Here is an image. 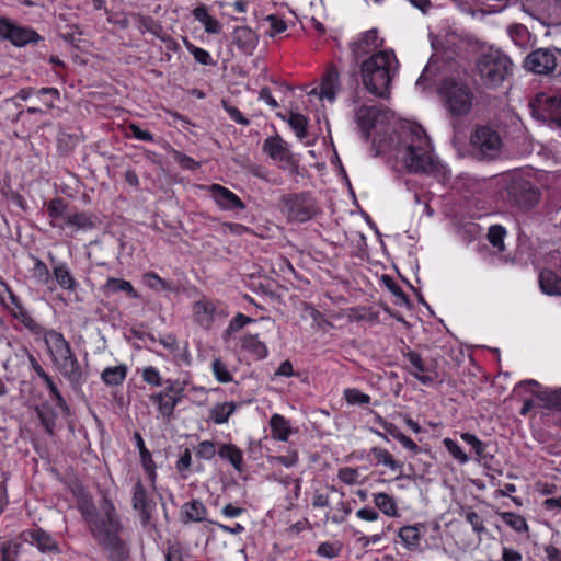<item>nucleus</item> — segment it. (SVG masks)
Here are the masks:
<instances>
[{
    "mask_svg": "<svg viewBox=\"0 0 561 561\" xmlns=\"http://www.w3.org/2000/svg\"><path fill=\"white\" fill-rule=\"evenodd\" d=\"M193 312L196 321L205 328H208L213 321L216 312L214 302L205 297L194 304Z\"/></svg>",
    "mask_w": 561,
    "mask_h": 561,
    "instance_id": "nucleus-23",
    "label": "nucleus"
},
{
    "mask_svg": "<svg viewBox=\"0 0 561 561\" xmlns=\"http://www.w3.org/2000/svg\"><path fill=\"white\" fill-rule=\"evenodd\" d=\"M66 224L78 229H91L94 227L92 216L85 213H73L66 216Z\"/></svg>",
    "mask_w": 561,
    "mask_h": 561,
    "instance_id": "nucleus-38",
    "label": "nucleus"
},
{
    "mask_svg": "<svg viewBox=\"0 0 561 561\" xmlns=\"http://www.w3.org/2000/svg\"><path fill=\"white\" fill-rule=\"evenodd\" d=\"M222 106L233 121L244 126L249 125L250 122L237 107L229 105L226 101H222Z\"/></svg>",
    "mask_w": 561,
    "mask_h": 561,
    "instance_id": "nucleus-61",
    "label": "nucleus"
},
{
    "mask_svg": "<svg viewBox=\"0 0 561 561\" xmlns=\"http://www.w3.org/2000/svg\"><path fill=\"white\" fill-rule=\"evenodd\" d=\"M465 518L466 520L471 525L472 527V530L476 533V534H482L484 533L486 529L483 525V520L482 518L479 516L478 513L473 512V511H468L466 512L465 514Z\"/></svg>",
    "mask_w": 561,
    "mask_h": 561,
    "instance_id": "nucleus-55",
    "label": "nucleus"
},
{
    "mask_svg": "<svg viewBox=\"0 0 561 561\" xmlns=\"http://www.w3.org/2000/svg\"><path fill=\"white\" fill-rule=\"evenodd\" d=\"M497 514L500 515L502 520L507 526H510L511 528H513L517 533H527L528 531L527 522H526V519L523 516H520L518 514H515V513H512V512H501V513H497Z\"/></svg>",
    "mask_w": 561,
    "mask_h": 561,
    "instance_id": "nucleus-36",
    "label": "nucleus"
},
{
    "mask_svg": "<svg viewBox=\"0 0 561 561\" xmlns=\"http://www.w3.org/2000/svg\"><path fill=\"white\" fill-rule=\"evenodd\" d=\"M150 400L158 405L159 412L170 419L173 415L174 408L181 401L178 394L159 392L150 396Z\"/></svg>",
    "mask_w": 561,
    "mask_h": 561,
    "instance_id": "nucleus-25",
    "label": "nucleus"
},
{
    "mask_svg": "<svg viewBox=\"0 0 561 561\" xmlns=\"http://www.w3.org/2000/svg\"><path fill=\"white\" fill-rule=\"evenodd\" d=\"M470 140L473 154L479 160H495L502 153V137L490 126L477 127Z\"/></svg>",
    "mask_w": 561,
    "mask_h": 561,
    "instance_id": "nucleus-7",
    "label": "nucleus"
},
{
    "mask_svg": "<svg viewBox=\"0 0 561 561\" xmlns=\"http://www.w3.org/2000/svg\"><path fill=\"white\" fill-rule=\"evenodd\" d=\"M55 364L58 366L62 376L68 379L72 389L76 392H80L85 377L73 352Z\"/></svg>",
    "mask_w": 561,
    "mask_h": 561,
    "instance_id": "nucleus-15",
    "label": "nucleus"
},
{
    "mask_svg": "<svg viewBox=\"0 0 561 561\" xmlns=\"http://www.w3.org/2000/svg\"><path fill=\"white\" fill-rule=\"evenodd\" d=\"M392 113L378 106L362 105L355 112V122L362 131L365 140H369L370 131L375 130L377 135L387 134L388 125L392 118Z\"/></svg>",
    "mask_w": 561,
    "mask_h": 561,
    "instance_id": "nucleus-6",
    "label": "nucleus"
},
{
    "mask_svg": "<svg viewBox=\"0 0 561 561\" xmlns=\"http://www.w3.org/2000/svg\"><path fill=\"white\" fill-rule=\"evenodd\" d=\"M263 150L273 160L285 161L287 163L291 161V154L287 144L278 136L266 138L263 144Z\"/></svg>",
    "mask_w": 561,
    "mask_h": 561,
    "instance_id": "nucleus-22",
    "label": "nucleus"
},
{
    "mask_svg": "<svg viewBox=\"0 0 561 561\" xmlns=\"http://www.w3.org/2000/svg\"><path fill=\"white\" fill-rule=\"evenodd\" d=\"M145 282L148 287L156 290H168L171 286L156 273L145 274Z\"/></svg>",
    "mask_w": 561,
    "mask_h": 561,
    "instance_id": "nucleus-51",
    "label": "nucleus"
},
{
    "mask_svg": "<svg viewBox=\"0 0 561 561\" xmlns=\"http://www.w3.org/2000/svg\"><path fill=\"white\" fill-rule=\"evenodd\" d=\"M505 191L508 203L523 209L534 207L540 199V191L520 176H511Z\"/></svg>",
    "mask_w": 561,
    "mask_h": 561,
    "instance_id": "nucleus-8",
    "label": "nucleus"
},
{
    "mask_svg": "<svg viewBox=\"0 0 561 561\" xmlns=\"http://www.w3.org/2000/svg\"><path fill=\"white\" fill-rule=\"evenodd\" d=\"M535 396L545 402L546 408L561 411V389L538 391Z\"/></svg>",
    "mask_w": 561,
    "mask_h": 561,
    "instance_id": "nucleus-39",
    "label": "nucleus"
},
{
    "mask_svg": "<svg viewBox=\"0 0 561 561\" xmlns=\"http://www.w3.org/2000/svg\"><path fill=\"white\" fill-rule=\"evenodd\" d=\"M184 512L192 522L206 519V507L199 500H193L184 505Z\"/></svg>",
    "mask_w": 561,
    "mask_h": 561,
    "instance_id": "nucleus-37",
    "label": "nucleus"
},
{
    "mask_svg": "<svg viewBox=\"0 0 561 561\" xmlns=\"http://www.w3.org/2000/svg\"><path fill=\"white\" fill-rule=\"evenodd\" d=\"M507 33L512 41L518 46H525L530 37L526 26L523 24H512L507 28Z\"/></svg>",
    "mask_w": 561,
    "mask_h": 561,
    "instance_id": "nucleus-40",
    "label": "nucleus"
},
{
    "mask_svg": "<svg viewBox=\"0 0 561 561\" xmlns=\"http://www.w3.org/2000/svg\"><path fill=\"white\" fill-rule=\"evenodd\" d=\"M54 276L59 286L64 289L73 290L76 288V280L65 264H59L54 267Z\"/></svg>",
    "mask_w": 561,
    "mask_h": 561,
    "instance_id": "nucleus-35",
    "label": "nucleus"
},
{
    "mask_svg": "<svg viewBox=\"0 0 561 561\" xmlns=\"http://www.w3.org/2000/svg\"><path fill=\"white\" fill-rule=\"evenodd\" d=\"M0 39H8L14 46H25L31 43H37L41 36L31 27L21 26L10 19L0 18Z\"/></svg>",
    "mask_w": 561,
    "mask_h": 561,
    "instance_id": "nucleus-12",
    "label": "nucleus"
},
{
    "mask_svg": "<svg viewBox=\"0 0 561 561\" xmlns=\"http://www.w3.org/2000/svg\"><path fill=\"white\" fill-rule=\"evenodd\" d=\"M47 388L49 389L50 394L54 397L57 407H59L62 411L68 412L69 408L64 399V397L60 394L59 390L57 389L55 382L50 377H48L46 380H44Z\"/></svg>",
    "mask_w": 561,
    "mask_h": 561,
    "instance_id": "nucleus-52",
    "label": "nucleus"
},
{
    "mask_svg": "<svg viewBox=\"0 0 561 561\" xmlns=\"http://www.w3.org/2000/svg\"><path fill=\"white\" fill-rule=\"evenodd\" d=\"M371 454L377 459L379 463H383L385 466L389 467L391 470H397L402 467L401 463L396 461L392 457V455L382 448L374 447L371 449Z\"/></svg>",
    "mask_w": 561,
    "mask_h": 561,
    "instance_id": "nucleus-43",
    "label": "nucleus"
},
{
    "mask_svg": "<svg viewBox=\"0 0 561 561\" xmlns=\"http://www.w3.org/2000/svg\"><path fill=\"white\" fill-rule=\"evenodd\" d=\"M213 197L216 203L226 209H243L244 204L242 201L230 190L219 185H211Z\"/></svg>",
    "mask_w": 561,
    "mask_h": 561,
    "instance_id": "nucleus-21",
    "label": "nucleus"
},
{
    "mask_svg": "<svg viewBox=\"0 0 561 561\" xmlns=\"http://www.w3.org/2000/svg\"><path fill=\"white\" fill-rule=\"evenodd\" d=\"M444 446L450 453V455L457 459L460 463H466L469 458L466 453L458 446V444L451 438H445L443 440Z\"/></svg>",
    "mask_w": 561,
    "mask_h": 561,
    "instance_id": "nucleus-48",
    "label": "nucleus"
},
{
    "mask_svg": "<svg viewBox=\"0 0 561 561\" xmlns=\"http://www.w3.org/2000/svg\"><path fill=\"white\" fill-rule=\"evenodd\" d=\"M561 51L556 48H538L529 53L523 66L527 71L539 76H550L557 69Z\"/></svg>",
    "mask_w": 561,
    "mask_h": 561,
    "instance_id": "nucleus-11",
    "label": "nucleus"
},
{
    "mask_svg": "<svg viewBox=\"0 0 561 561\" xmlns=\"http://www.w3.org/2000/svg\"><path fill=\"white\" fill-rule=\"evenodd\" d=\"M266 20L271 23V30L268 32V36L271 37L285 32L287 28V24L275 15H268Z\"/></svg>",
    "mask_w": 561,
    "mask_h": 561,
    "instance_id": "nucleus-60",
    "label": "nucleus"
},
{
    "mask_svg": "<svg viewBox=\"0 0 561 561\" xmlns=\"http://www.w3.org/2000/svg\"><path fill=\"white\" fill-rule=\"evenodd\" d=\"M236 405L232 402H225L221 404H216L210 410V419L216 424H224L228 422L229 416L234 412Z\"/></svg>",
    "mask_w": 561,
    "mask_h": 561,
    "instance_id": "nucleus-33",
    "label": "nucleus"
},
{
    "mask_svg": "<svg viewBox=\"0 0 561 561\" xmlns=\"http://www.w3.org/2000/svg\"><path fill=\"white\" fill-rule=\"evenodd\" d=\"M506 231L502 226H491L488 232V239L490 243L497 248L500 251L504 250V236Z\"/></svg>",
    "mask_w": 561,
    "mask_h": 561,
    "instance_id": "nucleus-44",
    "label": "nucleus"
},
{
    "mask_svg": "<svg viewBox=\"0 0 561 561\" xmlns=\"http://www.w3.org/2000/svg\"><path fill=\"white\" fill-rule=\"evenodd\" d=\"M154 505V502L148 499L145 486L138 481L134 488L133 507L140 512L142 524L150 520Z\"/></svg>",
    "mask_w": 561,
    "mask_h": 561,
    "instance_id": "nucleus-20",
    "label": "nucleus"
},
{
    "mask_svg": "<svg viewBox=\"0 0 561 561\" xmlns=\"http://www.w3.org/2000/svg\"><path fill=\"white\" fill-rule=\"evenodd\" d=\"M232 42L244 54L252 55L259 43V35L248 26H237L232 34Z\"/></svg>",
    "mask_w": 561,
    "mask_h": 561,
    "instance_id": "nucleus-19",
    "label": "nucleus"
},
{
    "mask_svg": "<svg viewBox=\"0 0 561 561\" xmlns=\"http://www.w3.org/2000/svg\"><path fill=\"white\" fill-rule=\"evenodd\" d=\"M165 561H183L181 549L178 545H171L168 547Z\"/></svg>",
    "mask_w": 561,
    "mask_h": 561,
    "instance_id": "nucleus-64",
    "label": "nucleus"
},
{
    "mask_svg": "<svg viewBox=\"0 0 561 561\" xmlns=\"http://www.w3.org/2000/svg\"><path fill=\"white\" fill-rule=\"evenodd\" d=\"M242 347L253 353L257 358L267 356V348L265 344L257 339V335H245L242 339Z\"/></svg>",
    "mask_w": 561,
    "mask_h": 561,
    "instance_id": "nucleus-34",
    "label": "nucleus"
},
{
    "mask_svg": "<svg viewBox=\"0 0 561 561\" xmlns=\"http://www.w3.org/2000/svg\"><path fill=\"white\" fill-rule=\"evenodd\" d=\"M337 477L346 484H355L358 479V471L354 468H342L339 470Z\"/></svg>",
    "mask_w": 561,
    "mask_h": 561,
    "instance_id": "nucleus-59",
    "label": "nucleus"
},
{
    "mask_svg": "<svg viewBox=\"0 0 561 561\" xmlns=\"http://www.w3.org/2000/svg\"><path fill=\"white\" fill-rule=\"evenodd\" d=\"M270 426L272 428L273 436L282 442H286L291 433L288 421L279 414H274L271 417Z\"/></svg>",
    "mask_w": 561,
    "mask_h": 561,
    "instance_id": "nucleus-31",
    "label": "nucleus"
},
{
    "mask_svg": "<svg viewBox=\"0 0 561 561\" xmlns=\"http://www.w3.org/2000/svg\"><path fill=\"white\" fill-rule=\"evenodd\" d=\"M440 94L446 110L453 117H462L470 113L474 96L468 85L445 81Z\"/></svg>",
    "mask_w": 561,
    "mask_h": 561,
    "instance_id": "nucleus-5",
    "label": "nucleus"
},
{
    "mask_svg": "<svg viewBox=\"0 0 561 561\" xmlns=\"http://www.w3.org/2000/svg\"><path fill=\"white\" fill-rule=\"evenodd\" d=\"M340 88L341 84L337 68L331 65L322 77L320 88H314L309 94L318 95L320 99H327L332 103L335 101Z\"/></svg>",
    "mask_w": 561,
    "mask_h": 561,
    "instance_id": "nucleus-16",
    "label": "nucleus"
},
{
    "mask_svg": "<svg viewBox=\"0 0 561 561\" xmlns=\"http://www.w3.org/2000/svg\"><path fill=\"white\" fill-rule=\"evenodd\" d=\"M213 371L219 382L227 383L232 380L231 374L219 358L213 362Z\"/></svg>",
    "mask_w": 561,
    "mask_h": 561,
    "instance_id": "nucleus-49",
    "label": "nucleus"
},
{
    "mask_svg": "<svg viewBox=\"0 0 561 561\" xmlns=\"http://www.w3.org/2000/svg\"><path fill=\"white\" fill-rule=\"evenodd\" d=\"M288 124L295 130L296 136L299 139L306 138L308 124V119L306 116L299 113H290Z\"/></svg>",
    "mask_w": 561,
    "mask_h": 561,
    "instance_id": "nucleus-41",
    "label": "nucleus"
},
{
    "mask_svg": "<svg viewBox=\"0 0 561 561\" xmlns=\"http://www.w3.org/2000/svg\"><path fill=\"white\" fill-rule=\"evenodd\" d=\"M66 204L62 198H54L47 205V213L49 217L55 220L58 218H65L68 214H66Z\"/></svg>",
    "mask_w": 561,
    "mask_h": 561,
    "instance_id": "nucleus-46",
    "label": "nucleus"
},
{
    "mask_svg": "<svg viewBox=\"0 0 561 561\" xmlns=\"http://www.w3.org/2000/svg\"><path fill=\"white\" fill-rule=\"evenodd\" d=\"M374 503L383 514L391 517L398 515L396 501L389 494L383 492L374 494Z\"/></svg>",
    "mask_w": 561,
    "mask_h": 561,
    "instance_id": "nucleus-32",
    "label": "nucleus"
},
{
    "mask_svg": "<svg viewBox=\"0 0 561 561\" xmlns=\"http://www.w3.org/2000/svg\"><path fill=\"white\" fill-rule=\"evenodd\" d=\"M127 375L126 365H117L114 367H107L101 374L103 382L107 386H118L123 383Z\"/></svg>",
    "mask_w": 561,
    "mask_h": 561,
    "instance_id": "nucleus-29",
    "label": "nucleus"
},
{
    "mask_svg": "<svg viewBox=\"0 0 561 561\" xmlns=\"http://www.w3.org/2000/svg\"><path fill=\"white\" fill-rule=\"evenodd\" d=\"M424 528L423 524L403 526L399 529L398 536L409 550H416L420 547L421 529Z\"/></svg>",
    "mask_w": 561,
    "mask_h": 561,
    "instance_id": "nucleus-26",
    "label": "nucleus"
},
{
    "mask_svg": "<svg viewBox=\"0 0 561 561\" xmlns=\"http://www.w3.org/2000/svg\"><path fill=\"white\" fill-rule=\"evenodd\" d=\"M216 455V446L213 442L204 440L198 444L196 456L203 459H211Z\"/></svg>",
    "mask_w": 561,
    "mask_h": 561,
    "instance_id": "nucleus-54",
    "label": "nucleus"
},
{
    "mask_svg": "<svg viewBox=\"0 0 561 561\" xmlns=\"http://www.w3.org/2000/svg\"><path fill=\"white\" fill-rule=\"evenodd\" d=\"M254 320L243 313H238L229 323L228 328L225 331V339L229 335L240 331L244 325L253 322Z\"/></svg>",
    "mask_w": 561,
    "mask_h": 561,
    "instance_id": "nucleus-45",
    "label": "nucleus"
},
{
    "mask_svg": "<svg viewBox=\"0 0 561 561\" xmlns=\"http://www.w3.org/2000/svg\"><path fill=\"white\" fill-rule=\"evenodd\" d=\"M398 66L393 51L380 50L371 54L359 65L364 87L376 96H387Z\"/></svg>",
    "mask_w": 561,
    "mask_h": 561,
    "instance_id": "nucleus-2",
    "label": "nucleus"
},
{
    "mask_svg": "<svg viewBox=\"0 0 561 561\" xmlns=\"http://www.w3.org/2000/svg\"><path fill=\"white\" fill-rule=\"evenodd\" d=\"M187 49L193 54L196 61L202 65H210L213 64L211 57L208 51L203 48L196 47L193 44L186 43Z\"/></svg>",
    "mask_w": 561,
    "mask_h": 561,
    "instance_id": "nucleus-56",
    "label": "nucleus"
},
{
    "mask_svg": "<svg viewBox=\"0 0 561 561\" xmlns=\"http://www.w3.org/2000/svg\"><path fill=\"white\" fill-rule=\"evenodd\" d=\"M55 364L58 366L62 376L68 379L72 389L76 392H80L85 377L73 352Z\"/></svg>",
    "mask_w": 561,
    "mask_h": 561,
    "instance_id": "nucleus-14",
    "label": "nucleus"
},
{
    "mask_svg": "<svg viewBox=\"0 0 561 561\" xmlns=\"http://www.w3.org/2000/svg\"><path fill=\"white\" fill-rule=\"evenodd\" d=\"M539 285L545 294L561 296V276L552 270H545L540 273Z\"/></svg>",
    "mask_w": 561,
    "mask_h": 561,
    "instance_id": "nucleus-27",
    "label": "nucleus"
},
{
    "mask_svg": "<svg viewBox=\"0 0 561 561\" xmlns=\"http://www.w3.org/2000/svg\"><path fill=\"white\" fill-rule=\"evenodd\" d=\"M405 357L409 359L411 366L409 368V373L412 376H414L423 385H430L434 381L431 376L424 374L427 371V368L419 353L411 351L405 354Z\"/></svg>",
    "mask_w": 561,
    "mask_h": 561,
    "instance_id": "nucleus-24",
    "label": "nucleus"
},
{
    "mask_svg": "<svg viewBox=\"0 0 561 561\" xmlns=\"http://www.w3.org/2000/svg\"><path fill=\"white\" fill-rule=\"evenodd\" d=\"M25 542L35 546L41 552L59 553L58 543L42 528L28 529L21 534Z\"/></svg>",
    "mask_w": 561,
    "mask_h": 561,
    "instance_id": "nucleus-17",
    "label": "nucleus"
},
{
    "mask_svg": "<svg viewBox=\"0 0 561 561\" xmlns=\"http://www.w3.org/2000/svg\"><path fill=\"white\" fill-rule=\"evenodd\" d=\"M142 378L149 385L157 387L162 385L161 376L154 367L145 368L142 371Z\"/></svg>",
    "mask_w": 561,
    "mask_h": 561,
    "instance_id": "nucleus-58",
    "label": "nucleus"
},
{
    "mask_svg": "<svg viewBox=\"0 0 561 561\" xmlns=\"http://www.w3.org/2000/svg\"><path fill=\"white\" fill-rule=\"evenodd\" d=\"M337 511L341 512V514H334L332 516V522L335 524H341L345 520L346 516L351 514L352 508L350 503L340 501L337 504Z\"/></svg>",
    "mask_w": 561,
    "mask_h": 561,
    "instance_id": "nucleus-62",
    "label": "nucleus"
},
{
    "mask_svg": "<svg viewBox=\"0 0 561 561\" xmlns=\"http://www.w3.org/2000/svg\"><path fill=\"white\" fill-rule=\"evenodd\" d=\"M528 106L534 118L561 128V96L538 93Z\"/></svg>",
    "mask_w": 561,
    "mask_h": 561,
    "instance_id": "nucleus-10",
    "label": "nucleus"
},
{
    "mask_svg": "<svg viewBox=\"0 0 561 561\" xmlns=\"http://www.w3.org/2000/svg\"><path fill=\"white\" fill-rule=\"evenodd\" d=\"M461 439L471 445L479 457L483 456L485 445L473 434L462 433Z\"/></svg>",
    "mask_w": 561,
    "mask_h": 561,
    "instance_id": "nucleus-57",
    "label": "nucleus"
},
{
    "mask_svg": "<svg viewBox=\"0 0 561 561\" xmlns=\"http://www.w3.org/2000/svg\"><path fill=\"white\" fill-rule=\"evenodd\" d=\"M383 39L378 36V30L371 28L362 33L357 41L350 44L353 61L357 65L362 58L381 47Z\"/></svg>",
    "mask_w": 561,
    "mask_h": 561,
    "instance_id": "nucleus-13",
    "label": "nucleus"
},
{
    "mask_svg": "<svg viewBox=\"0 0 561 561\" xmlns=\"http://www.w3.org/2000/svg\"><path fill=\"white\" fill-rule=\"evenodd\" d=\"M280 210L289 221L305 222L316 215L317 207L309 193H299L284 195Z\"/></svg>",
    "mask_w": 561,
    "mask_h": 561,
    "instance_id": "nucleus-9",
    "label": "nucleus"
},
{
    "mask_svg": "<svg viewBox=\"0 0 561 561\" xmlns=\"http://www.w3.org/2000/svg\"><path fill=\"white\" fill-rule=\"evenodd\" d=\"M82 516L98 545L107 553L111 561H127L129 549L122 537L124 530L112 501L103 497L99 511L90 502L80 506Z\"/></svg>",
    "mask_w": 561,
    "mask_h": 561,
    "instance_id": "nucleus-1",
    "label": "nucleus"
},
{
    "mask_svg": "<svg viewBox=\"0 0 561 561\" xmlns=\"http://www.w3.org/2000/svg\"><path fill=\"white\" fill-rule=\"evenodd\" d=\"M510 58L497 49H490L477 60V70L483 84L495 88L503 83L512 71Z\"/></svg>",
    "mask_w": 561,
    "mask_h": 561,
    "instance_id": "nucleus-4",
    "label": "nucleus"
},
{
    "mask_svg": "<svg viewBox=\"0 0 561 561\" xmlns=\"http://www.w3.org/2000/svg\"><path fill=\"white\" fill-rule=\"evenodd\" d=\"M102 290L107 296L122 291L131 298L139 297L138 293L134 289L130 282L115 277H110L106 280L105 285L102 287Z\"/></svg>",
    "mask_w": 561,
    "mask_h": 561,
    "instance_id": "nucleus-28",
    "label": "nucleus"
},
{
    "mask_svg": "<svg viewBox=\"0 0 561 561\" xmlns=\"http://www.w3.org/2000/svg\"><path fill=\"white\" fill-rule=\"evenodd\" d=\"M34 261L35 263L33 268V276L43 284H48L49 282H51L50 273L46 264L38 259H34Z\"/></svg>",
    "mask_w": 561,
    "mask_h": 561,
    "instance_id": "nucleus-50",
    "label": "nucleus"
},
{
    "mask_svg": "<svg viewBox=\"0 0 561 561\" xmlns=\"http://www.w3.org/2000/svg\"><path fill=\"white\" fill-rule=\"evenodd\" d=\"M129 130L131 131V135L137 139L145 140V141L153 140V136L150 131L142 130L139 126H137L135 124L129 125Z\"/></svg>",
    "mask_w": 561,
    "mask_h": 561,
    "instance_id": "nucleus-63",
    "label": "nucleus"
},
{
    "mask_svg": "<svg viewBox=\"0 0 561 561\" xmlns=\"http://www.w3.org/2000/svg\"><path fill=\"white\" fill-rule=\"evenodd\" d=\"M22 543L18 541H5L1 545V561H16L21 552Z\"/></svg>",
    "mask_w": 561,
    "mask_h": 561,
    "instance_id": "nucleus-42",
    "label": "nucleus"
},
{
    "mask_svg": "<svg viewBox=\"0 0 561 561\" xmlns=\"http://www.w3.org/2000/svg\"><path fill=\"white\" fill-rule=\"evenodd\" d=\"M397 158L410 172L431 173L435 169L428 140L421 126L411 128L410 135L397 149Z\"/></svg>",
    "mask_w": 561,
    "mask_h": 561,
    "instance_id": "nucleus-3",
    "label": "nucleus"
},
{
    "mask_svg": "<svg viewBox=\"0 0 561 561\" xmlns=\"http://www.w3.org/2000/svg\"><path fill=\"white\" fill-rule=\"evenodd\" d=\"M219 457L227 459L238 471H241L243 456L242 451L232 444H222L218 450Z\"/></svg>",
    "mask_w": 561,
    "mask_h": 561,
    "instance_id": "nucleus-30",
    "label": "nucleus"
},
{
    "mask_svg": "<svg viewBox=\"0 0 561 561\" xmlns=\"http://www.w3.org/2000/svg\"><path fill=\"white\" fill-rule=\"evenodd\" d=\"M37 416L44 426L45 431L49 434H54L55 428V415L49 411L37 409Z\"/></svg>",
    "mask_w": 561,
    "mask_h": 561,
    "instance_id": "nucleus-53",
    "label": "nucleus"
},
{
    "mask_svg": "<svg viewBox=\"0 0 561 561\" xmlns=\"http://www.w3.org/2000/svg\"><path fill=\"white\" fill-rule=\"evenodd\" d=\"M344 398L350 404H368L370 402V397L368 394L363 393L358 389H346L344 391Z\"/></svg>",
    "mask_w": 561,
    "mask_h": 561,
    "instance_id": "nucleus-47",
    "label": "nucleus"
},
{
    "mask_svg": "<svg viewBox=\"0 0 561 561\" xmlns=\"http://www.w3.org/2000/svg\"><path fill=\"white\" fill-rule=\"evenodd\" d=\"M45 343L55 363L72 353L69 342L65 340L61 333L55 330L46 332Z\"/></svg>",
    "mask_w": 561,
    "mask_h": 561,
    "instance_id": "nucleus-18",
    "label": "nucleus"
}]
</instances>
